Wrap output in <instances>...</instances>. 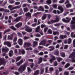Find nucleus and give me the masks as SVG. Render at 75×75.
I'll return each instance as SVG.
<instances>
[{
	"label": "nucleus",
	"mask_w": 75,
	"mask_h": 75,
	"mask_svg": "<svg viewBox=\"0 0 75 75\" xmlns=\"http://www.w3.org/2000/svg\"><path fill=\"white\" fill-rule=\"evenodd\" d=\"M69 58H71V59H69V61L71 62H75V52H73L70 54L69 57Z\"/></svg>",
	"instance_id": "f257e3e1"
},
{
	"label": "nucleus",
	"mask_w": 75,
	"mask_h": 75,
	"mask_svg": "<svg viewBox=\"0 0 75 75\" xmlns=\"http://www.w3.org/2000/svg\"><path fill=\"white\" fill-rule=\"evenodd\" d=\"M27 66V63H25L24 65L21 66L18 69V71L21 72V73H22L23 72H24L25 69V68Z\"/></svg>",
	"instance_id": "f03ea898"
},
{
	"label": "nucleus",
	"mask_w": 75,
	"mask_h": 75,
	"mask_svg": "<svg viewBox=\"0 0 75 75\" xmlns=\"http://www.w3.org/2000/svg\"><path fill=\"white\" fill-rule=\"evenodd\" d=\"M21 7V5H20L18 6H16L15 7H13V6H12L10 5L8 6V8H9L10 10L11 11L13 10H14V9H17V8H20V7Z\"/></svg>",
	"instance_id": "7ed1b4c3"
},
{
	"label": "nucleus",
	"mask_w": 75,
	"mask_h": 75,
	"mask_svg": "<svg viewBox=\"0 0 75 75\" xmlns=\"http://www.w3.org/2000/svg\"><path fill=\"white\" fill-rule=\"evenodd\" d=\"M0 66L1 65H3L4 66L6 65V61L5 60V59H4L1 58L0 59Z\"/></svg>",
	"instance_id": "20e7f679"
},
{
	"label": "nucleus",
	"mask_w": 75,
	"mask_h": 75,
	"mask_svg": "<svg viewBox=\"0 0 75 75\" xmlns=\"http://www.w3.org/2000/svg\"><path fill=\"white\" fill-rule=\"evenodd\" d=\"M31 47V44L30 42H25L23 44V47L24 48H27V47Z\"/></svg>",
	"instance_id": "39448f33"
},
{
	"label": "nucleus",
	"mask_w": 75,
	"mask_h": 75,
	"mask_svg": "<svg viewBox=\"0 0 75 75\" xmlns=\"http://www.w3.org/2000/svg\"><path fill=\"white\" fill-rule=\"evenodd\" d=\"M25 30L27 32H28V33H31L33 31V29H32V28L28 26H27L26 27L25 29Z\"/></svg>",
	"instance_id": "423d86ee"
},
{
	"label": "nucleus",
	"mask_w": 75,
	"mask_h": 75,
	"mask_svg": "<svg viewBox=\"0 0 75 75\" xmlns=\"http://www.w3.org/2000/svg\"><path fill=\"white\" fill-rule=\"evenodd\" d=\"M47 43V40H43L39 43V45H45V44Z\"/></svg>",
	"instance_id": "0eeeda50"
},
{
	"label": "nucleus",
	"mask_w": 75,
	"mask_h": 75,
	"mask_svg": "<svg viewBox=\"0 0 75 75\" xmlns=\"http://www.w3.org/2000/svg\"><path fill=\"white\" fill-rule=\"evenodd\" d=\"M4 45H6L9 47H11V44L9 42H5L4 43Z\"/></svg>",
	"instance_id": "6e6552de"
},
{
	"label": "nucleus",
	"mask_w": 75,
	"mask_h": 75,
	"mask_svg": "<svg viewBox=\"0 0 75 75\" xmlns=\"http://www.w3.org/2000/svg\"><path fill=\"white\" fill-rule=\"evenodd\" d=\"M9 49L8 48H5L4 47H3V48L2 49V51L3 52H7L8 51Z\"/></svg>",
	"instance_id": "1a4fd4ad"
},
{
	"label": "nucleus",
	"mask_w": 75,
	"mask_h": 75,
	"mask_svg": "<svg viewBox=\"0 0 75 75\" xmlns=\"http://www.w3.org/2000/svg\"><path fill=\"white\" fill-rule=\"evenodd\" d=\"M14 34L12 33L10 35V36L8 35V39L9 40H12L13 38V35Z\"/></svg>",
	"instance_id": "9d476101"
},
{
	"label": "nucleus",
	"mask_w": 75,
	"mask_h": 75,
	"mask_svg": "<svg viewBox=\"0 0 75 75\" xmlns=\"http://www.w3.org/2000/svg\"><path fill=\"white\" fill-rule=\"evenodd\" d=\"M59 38L60 39H62V40H64V38H67V36L66 35H60Z\"/></svg>",
	"instance_id": "9b49d317"
},
{
	"label": "nucleus",
	"mask_w": 75,
	"mask_h": 75,
	"mask_svg": "<svg viewBox=\"0 0 75 75\" xmlns=\"http://www.w3.org/2000/svg\"><path fill=\"white\" fill-rule=\"evenodd\" d=\"M18 43L20 45H22L23 43V40L21 39H19L18 40Z\"/></svg>",
	"instance_id": "f8f14e48"
},
{
	"label": "nucleus",
	"mask_w": 75,
	"mask_h": 75,
	"mask_svg": "<svg viewBox=\"0 0 75 75\" xmlns=\"http://www.w3.org/2000/svg\"><path fill=\"white\" fill-rule=\"evenodd\" d=\"M22 23H19L15 25V27L17 28H20L21 27V26H22Z\"/></svg>",
	"instance_id": "ddd939ff"
},
{
	"label": "nucleus",
	"mask_w": 75,
	"mask_h": 75,
	"mask_svg": "<svg viewBox=\"0 0 75 75\" xmlns=\"http://www.w3.org/2000/svg\"><path fill=\"white\" fill-rule=\"evenodd\" d=\"M23 59H22L19 62L16 63V64L17 65V66L19 67L20 65L22 64V63H23Z\"/></svg>",
	"instance_id": "4468645a"
},
{
	"label": "nucleus",
	"mask_w": 75,
	"mask_h": 75,
	"mask_svg": "<svg viewBox=\"0 0 75 75\" xmlns=\"http://www.w3.org/2000/svg\"><path fill=\"white\" fill-rule=\"evenodd\" d=\"M21 18H22V16L18 17L14 20V21H16V22H18L20 20V19H21Z\"/></svg>",
	"instance_id": "2eb2a0df"
},
{
	"label": "nucleus",
	"mask_w": 75,
	"mask_h": 75,
	"mask_svg": "<svg viewBox=\"0 0 75 75\" xmlns=\"http://www.w3.org/2000/svg\"><path fill=\"white\" fill-rule=\"evenodd\" d=\"M47 14H44L41 18L42 20H44L47 18Z\"/></svg>",
	"instance_id": "dca6fc26"
},
{
	"label": "nucleus",
	"mask_w": 75,
	"mask_h": 75,
	"mask_svg": "<svg viewBox=\"0 0 75 75\" xmlns=\"http://www.w3.org/2000/svg\"><path fill=\"white\" fill-rule=\"evenodd\" d=\"M14 53H13V51L12 50H11L9 53V55L10 57H11L12 56H13Z\"/></svg>",
	"instance_id": "f3484780"
},
{
	"label": "nucleus",
	"mask_w": 75,
	"mask_h": 75,
	"mask_svg": "<svg viewBox=\"0 0 75 75\" xmlns=\"http://www.w3.org/2000/svg\"><path fill=\"white\" fill-rule=\"evenodd\" d=\"M58 8L59 10L61 13H62V12H64V8H62V7L59 6L58 7Z\"/></svg>",
	"instance_id": "a211bd4d"
},
{
	"label": "nucleus",
	"mask_w": 75,
	"mask_h": 75,
	"mask_svg": "<svg viewBox=\"0 0 75 75\" xmlns=\"http://www.w3.org/2000/svg\"><path fill=\"white\" fill-rule=\"evenodd\" d=\"M55 47L53 46H51L49 47V48H51L49 49V51H53L54 50H55Z\"/></svg>",
	"instance_id": "6ab92c4d"
},
{
	"label": "nucleus",
	"mask_w": 75,
	"mask_h": 75,
	"mask_svg": "<svg viewBox=\"0 0 75 75\" xmlns=\"http://www.w3.org/2000/svg\"><path fill=\"white\" fill-rule=\"evenodd\" d=\"M42 57H40L39 58V60L38 62V64H40L42 62Z\"/></svg>",
	"instance_id": "aec40b11"
},
{
	"label": "nucleus",
	"mask_w": 75,
	"mask_h": 75,
	"mask_svg": "<svg viewBox=\"0 0 75 75\" xmlns=\"http://www.w3.org/2000/svg\"><path fill=\"white\" fill-rule=\"evenodd\" d=\"M40 74V70H38L36 71L34 73V75H38Z\"/></svg>",
	"instance_id": "412c9836"
},
{
	"label": "nucleus",
	"mask_w": 75,
	"mask_h": 75,
	"mask_svg": "<svg viewBox=\"0 0 75 75\" xmlns=\"http://www.w3.org/2000/svg\"><path fill=\"white\" fill-rule=\"evenodd\" d=\"M71 20V18H69V19L67 20H66L64 18H63L62 19V21H64V22H65V23H69L70 21Z\"/></svg>",
	"instance_id": "4be33fe9"
},
{
	"label": "nucleus",
	"mask_w": 75,
	"mask_h": 75,
	"mask_svg": "<svg viewBox=\"0 0 75 75\" xmlns=\"http://www.w3.org/2000/svg\"><path fill=\"white\" fill-rule=\"evenodd\" d=\"M46 2L47 4L50 5V4H51L52 1H51V0H47V1H46Z\"/></svg>",
	"instance_id": "5701e85b"
},
{
	"label": "nucleus",
	"mask_w": 75,
	"mask_h": 75,
	"mask_svg": "<svg viewBox=\"0 0 75 75\" xmlns=\"http://www.w3.org/2000/svg\"><path fill=\"white\" fill-rule=\"evenodd\" d=\"M40 26H38L35 29L36 32H39L40 31Z\"/></svg>",
	"instance_id": "b1692460"
},
{
	"label": "nucleus",
	"mask_w": 75,
	"mask_h": 75,
	"mask_svg": "<svg viewBox=\"0 0 75 75\" xmlns=\"http://www.w3.org/2000/svg\"><path fill=\"white\" fill-rule=\"evenodd\" d=\"M57 59L58 62H60L63 59L62 58H61L60 57H57Z\"/></svg>",
	"instance_id": "393cba45"
},
{
	"label": "nucleus",
	"mask_w": 75,
	"mask_h": 75,
	"mask_svg": "<svg viewBox=\"0 0 75 75\" xmlns=\"http://www.w3.org/2000/svg\"><path fill=\"white\" fill-rule=\"evenodd\" d=\"M39 11H44V9L42 6H40L39 7V9H38Z\"/></svg>",
	"instance_id": "a878e982"
},
{
	"label": "nucleus",
	"mask_w": 75,
	"mask_h": 75,
	"mask_svg": "<svg viewBox=\"0 0 75 75\" xmlns=\"http://www.w3.org/2000/svg\"><path fill=\"white\" fill-rule=\"evenodd\" d=\"M21 58V56H18L17 57L16 59V62H18L20 59Z\"/></svg>",
	"instance_id": "bb28decb"
},
{
	"label": "nucleus",
	"mask_w": 75,
	"mask_h": 75,
	"mask_svg": "<svg viewBox=\"0 0 75 75\" xmlns=\"http://www.w3.org/2000/svg\"><path fill=\"white\" fill-rule=\"evenodd\" d=\"M54 54L55 55L58 56L59 55V51L58 50H56L54 52Z\"/></svg>",
	"instance_id": "cd10ccee"
},
{
	"label": "nucleus",
	"mask_w": 75,
	"mask_h": 75,
	"mask_svg": "<svg viewBox=\"0 0 75 75\" xmlns=\"http://www.w3.org/2000/svg\"><path fill=\"white\" fill-rule=\"evenodd\" d=\"M38 44V42L37 41L33 42V47H35L36 45H37Z\"/></svg>",
	"instance_id": "c85d7f7f"
},
{
	"label": "nucleus",
	"mask_w": 75,
	"mask_h": 75,
	"mask_svg": "<svg viewBox=\"0 0 75 75\" xmlns=\"http://www.w3.org/2000/svg\"><path fill=\"white\" fill-rule=\"evenodd\" d=\"M44 68H41L40 69V74H43L44 72Z\"/></svg>",
	"instance_id": "c756f323"
},
{
	"label": "nucleus",
	"mask_w": 75,
	"mask_h": 75,
	"mask_svg": "<svg viewBox=\"0 0 75 75\" xmlns=\"http://www.w3.org/2000/svg\"><path fill=\"white\" fill-rule=\"evenodd\" d=\"M59 20H60V19H59V16H56V20H55L56 22H58V21H59Z\"/></svg>",
	"instance_id": "7c9ffc66"
},
{
	"label": "nucleus",
	"mask_w": 75,
	"mask_h": 75,
	"mask_svg": "<svg viewBox=\"0 0 75 75\" xmlns=\"http://www.w3.org/2000/svg\"><path fill=\"white\" fill-rule=\"evenodd\" d=\"M10 28L14 31H16V30H17V29L14 27L13 26H11L10 27Z\"/></svg>",
	"instance_id": "2f4dec72"
},
{
	"label": "nucleus",
	"mask_w": 75,
	"mask_h": 75,
	"mask_svg": "<svg viewBox=\"0 0 75 75\" xmlns=\"http://www.w3.org/2000/svg\"><path fill=\"white\" fill-rule=\"evenodd\" d=\"M26 16L31 18V13H30L29 12L28 13H26Z\"/></svg>",
	"instance_id": "473e14b6"
},
{
	"label": "nucleus",
	"mask_w": 75,
	"mask_h": 75,
	"mask_svg": "<svg viewBox=\"0 0 75 75\" xmlns=\"http://www.w3.org/2000/svg\"><path fill=\"white\" fill-rule=\"evenodd\" d=\"M71 6H72L71 4H68L66 5V7L67 8H69V7H71Z\"/></svg>",
	"instance_id": "72a5a7b5"
},
{
	"label": "nucleus",
	"mask_w": 75,
	"mask_h": 75,
	"mask_svg": "<svg viewBox=\"0 0 75 75\" xmlns=\"http://www.w3.org/2000/svg\"><path fill=\"white\" fill-rule=\"evenodd\" d=\"M60 55L62 57H65V54L63 52H61L60 53Z\"/></svg>",
	"instance_id": "f704fd0d"
},
{
	"label": "nucleus",
	"mask_w": 75,
	"mask_h": 75,
	"mask_svg": "<svg viewBox=\"0 0 75 75\" xmlns=\"http://www.w3.org/2000/svg\"><path fill=\"white\" fill-rule=\"evenodd\" d=\"M57 35H59V32H58V31L53 32V35H57Z\"/></svg>",
	"instance_id": "c9c22d12"
},
{
	"label": "nucleus",
	"mask_w": 75,
	"mask_h": 75,
	"mask_svg": "<svg viewBox=\"0 0 75 75\" xmlns=\"http://www.w3.org/2000/svg\"><path fill=\"white\" fill-rule=\"evenodd\" d=\"M68 44H70L72 42V39L71 38H69L68 39Z\"/></svg>",
	"instance_id": "e433bc0d"
},
{
	"label": "nucleus",
	"mask_w": 75,
	"mask_h": 75,
	"mask_svg": "<svg viewBox=\"0 0 75 75\" xmlns=\"http://www.w3.org/2000/svg\"><path fill=\"white\" fill-rule=\"evenodd\" d=\"M47 33H49V34H52V31L50 29H49L47 31Z\"/></svg>",
	"instance_id": "4c0bfd02"
},
{
	"label": "nucleus",
	"mask_w": 75,
	"mask_h": 75,
	"mask_svg": "<svg viewBox=\"0 0 75 75\" xmlns=\"http://www.w3.org/2000/svg\"><path fill=\"white\" fill-rule=\"evenodd\" d=\"M23 11L25 12H26L28 11V8H27V7H26L24 8Z\"/></svg>",
	"instance_id": "58836bf2"
},
{
	"label": "nucleus",
	"mask_w": 75,
	"mask_h": 75,
	"mask_svg": "<svg viewBox=\"0 0 75 75\" xmlns=\"http://www.w3.org/2000/svg\"><path fill=\"white\" fill-rule=\"evenodd\" d=\"M71 28L72 30L75 29V25H71Z\"/></svg>",
	"instance_id": "ea45409f"
},
{
	"label": "nucleus",
	"mask_w": 75,
	"mask_h": 75,
	"mask_svg": "<svg viewBox=\"0 0 75 75\" xmlns=\"http://www.w3.org/2000/svg\"><path fill=\"white\" fill-rule=\"evenodd\" d=\"M20 12L19 13V15H22V14H23V9L22 8H21L20 9Z\"/></svg>",
	"instance_id": "a19ab883"
},
{
	"label": "nucleus",
	"mask_w": 75,
	"mask_h": 75,
	"mask_svg": "<svg viewBox=\"0 0 75 75\" xmlns=\"http://www.w3.org/2000/svg\"><path fill=\"white\" fill-rule=\"evenodd\" d=\"M70 66V64L69 63H67L65 66V68H67L68 67H69Z\"/></svg>",
	"instance_id": "79ce46f5"
},
{
	"label": "nucleus",
	"mask_w": 75,
	"mask_h": 75,
	"mask_svg": "<svg viewBox=\"0 0 75 75\" xmlns=\"http://www.w3.org/2000/svg\"><path fill=\"white\" fill-rule=\"evenodd\" d=\"M70 66V64L69 63H67L65 66V68H67L68 67H69Z\"/></svg>",
	"instance_id": "37998d69"
},
{
	"label": "nucleus",
	"mask_w": 75,
	"mask_h": 75,
	"mask_svg": "<svg viewBox=\"0 0 75 75\" xmlns=\"http://www.w3.org/2000/svg\"><path fill=\"white\" fill-rule=\"evenodd\" d=\"M26 50H27V51H29L30 50V51H31L33 50V48L31 47L26 48Z\"/></svg>",
	"instance_id": "c03bdc74"
},
{
	"label": "nucleus",
	"mask_w": 75,
	"mask_h": 75,
	"mask_svg": "<svg viewBox=\"0 0 75 75\" xmlns=\"http://www.w3.org/2000/svg\"><path fill=\"white\" fill-rule=\"evenodd\" d=\"M11 31V30H10V29H7V30H6L4 32V34H6V33H7V32H9V31Z\"/></svg>",
	"instance_id": "a18cd8bd"
},
{
	"label": "nucleus",
	"mask_w": 75,
	"mask_h": 75,
	"mask_svg": "<svg viewBox=\"0 0 75 75\" xmlns=\"http://www.w3.org/2000/svg\"><path fill=\"white\" fill-rule=\"evenodd\" d=\"M61 25V23H58L54 24V25L55 27H59Z\"/></svg>",
	"instance_id": "49530a36"
},
{
	"label": "nucleus",
	"mask_w": 75,
	"mask_h": 75,
	"mask_svg": "<svg viewBox=\"0 0 75 75\" xmlns=\"http://www.w3.org/2000/svg\"><path fill=\"white\" fill-rule=\"evenodd\" d=\"M8 74V71L7 70L5 72H3V74H4V75H7Z\"/></svg>",
	"instance_id": "de8ad7c7"
},
{
	"label": "nucleus",
	"mask_w": 75,
	"mask_h": 75,
	"mask_svg": "<svg viewBox=\"0 0 75 75\" xmlns=\"http://www.w3.org/2000/svg\"><path fill=\"white\" fill-rule=\"evenodd\" d=\"M51 57L52 58V59L53 60H55L56 59V58H55V57L53 55H51Z\"/></svg>",
	"instance_id": "09e8293b"
},
{
	"label": "nucleus",
	"mask_w": 75,
	"mask_h": 75,
	"mask_svg": "<svg viewBox=\"0 0 75 75\" xmlns=\"http://www.w3.org/2000/svg\"><path fill=\"white\" fill-rule=\"evenodd\" d=\"M14 52L15 53V54H16H16H17V53H18V51H17V49H15L14 50Z\"/></svg>",
	"instance_id": "8fccbe9b"
},
{
	"label": "nucleus",
	"mask_w": 75,
	"mask_h": 75,
	"mask_svg": "<svg viewBox=\"0 0 75 75\" xmlns=\"http://www.w3.org/2000/svg\"><path fill=\"white\" fill-rule=\"evenodd\" d=\"M4 12L5 13H10V11L8 9H4Z\"/></svg>",
	"instance_id": "3c124183"
},
{
	"label": "nucleus",
	"mask_w": 75,
	"mask_h": 75,
	"mask_svg": "<svg viewBox=\"0 0 75 75\" xmlns=\"http://www.w3.org/2000/svg\"><path fill=\"white\" fill-rule=\"evenodd\" d=\"M54 66H57L58 65V63H57V62L56 61H55L54 62Z\"/></svg>",
	"instance_id": "603ef678"
},
{
	"label": "nucleus",
	"mask_w": 75,
	"mask_h": 75,
	"mask_svg": "<svg viewBox=\"0 0 75 75\" xmlns=\"http://www.w3.org/2000/svg\"><path fill=\"white\" fill-rule=\"evenodd\" d=\"M21 50H19L18 53L17 54H16V55H20L21 54Z\"/></svg>",
	"instance_id": "864d4df0"
},
{
	"label": "nucleus",
	"mask_w": 75,
	"mask_h": 75,
	"mask_svg": "<svg viewBox=\"0 0 75 75\" xmlns=\"http://www.w3.org/2000/svg\"><path fill=\"white\" fill-rule=\"evenodd\" d=\"M34 66V64L33 63H32L30 64V67L31 68H33Z\"/></svg>",
	"instance_id": "5fc2aeb1"
},
{
	"label": "nucleus",
	"mask_w": 75,
	"mask_h": 75,
	"mask_svg": "<svg viewBox=\"0 0 75 75\" xmlns=\"http://www.w3.org/2000/svg\"><path fill=\"white\" fill-rule=\"evenodd\" d=\"M21 52L22 53V55H23L25 54V51H24V50H21Z\"/></svg>",
	"instance_id": "6e6d98bb"
},
{
	"label": "nucleus",
	"mask_w": 75,
	"mask_h": 75,
	"mask_svg": "<svg viewBox=\"0 0 75 75\" xmlns=\"http://www.w3.org/2000/svg\"><path fill=\"white\" fill-rule=\"evenodd\" d=\"M39 33L41 35H44V33H43V32H42V30H40L39 32Z\"/></svg>",
	"instance_id": "4d7b16f0"
},
{
	"label": "nucleus",
	"mask_w": 75,
	"mask_h": 75,
	"mask_svg": "<svg viewBox=\"0 0 75 75\" xmlns=\"http://www.w3.org/2000/svg\"><path fill=\"white\" fill-rule=\"evenodd\" d=\"M52 6L54 8H57V5L56 4H54Z\"/></svg>",
	"instance_id": "13d9d810"
},
{
	"label": "nucleus",
	"mask_w": 75,
	"mask_h": 75,
	"mask_svg": "<svg viewBox=\"0 0 75 75\" xmlns=\"http://www.w3.org/2000/svg\"><path fill=\"white\" fill-rule=\"evenodd\" d=\"M28 60L29 62H33L34 61V60L31 59H28Z\"/></svg>",
	"instance_id": "bf43d9fd"
},
{
	"label": "nucleus",
	"mask_w": 75,
	"mask_h": 75,
	"mask_svg": "<svg viewBox=\"0 0 75 75\" xmlns=\"http://www.w3.org/2000/svg\"><path fill=\"white\" fill-rule=\"evenodd\" d=\"M34 53H35V54H37V53H38L39 52V51L37 50H34Z\"/></svg>",
	"instance_id": "052dcab7"
},
{
	"label": "nucleus",
	"mask_w": 75,
	"mask_h": 75,
	"mask_svg": "<svg viewBox=\"0 0 75 75\" xmlns=\"http://www.w3.org/2000/svg\"><path fill=\"white\" fill-rule=\"evenodd\" d=\"M39 55L42 56L44 55V53L43 52H41L38 54Z\"/></svg>",
	"instance_id": "680f3d73"
},
{
	"label": "nucleus",
	"mask_w": 75,
	"mask_h": 75,
	"mask_svg": "<svg viewBox=\"0 0 75 75\" xmlns=\"http://www.w3.org/2000/svg\"><path fill=\"white\" fill-rule=\"evenodd\" d=\"M51 23H56V21L55 20H52L51 21Z\"/></svg>",
	"instance_id": "e2e57ef3"
},
{
	"label": "nucleus",
	"mask_w": 75,
	"mask_h": 75,
	"mask_svg": "<svg viewBox=\"0 0 75 75\" xmlns=\"http://www.w3.org/2000/svg\"><path fill=\"white\" fill-rule=\"evenodd\" d=\"M30 38L29 37H27L25 36L24 37V40H27V39H29Z\"/></svg>",
	"instance_id": "0e129e2a"
},
{
	"label": "nucleus",
	"mask_w": 75,
	"mask_h": 75,
	"mask_svg": "<svg viewBox=\"0 0 75 75\" xmlns=\"http://www.w3.org/2000/svg\"><path fill=\"white\" fill-rule=\"evenodd\" d=\"M17 39L16 37L14 38L13 40V42H16V41H17Z\"/></svg>",
	"instance_id": "69168bd1"
},
{
	"label": "nucleus",
	"mask_w": 75,
	"mask_h": 75,
	"mask_svg": "<svg viewBox=\"0 0 75 75\" xmlns=\"http://www.w3.org/2000/svg\"><path fill=\"white\" fill-rule=\"evenodd\" d=\"M64 75H69V73L67 71H65L64 73Z\"/></svg>",
	"instance_id": "338daca9"
},
{
	"label": "nucleus",
	"mask_w": 75,
	"mask_h": 75,
	"mask_svg": "<svg viewBox=\"0 0 75 75\" xmlns=\"http://www.w3.org/2000/svg\"><path fill=\"white\" fill-rule=\"evenodd\" d=\"M73 44V47L75 48V39L74 40Z\"/></svg>",
	"instance_id": "774afa93"
}]
</instances>
